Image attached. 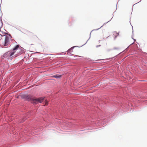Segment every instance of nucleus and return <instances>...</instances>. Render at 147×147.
<instances>
[{
    "instance_id": "obj_1",
    "label": "nucleus",
    "mask_w": 147,
    "mask_h": 147,
    "mask_svg": "<svg viewBox=\"0 0 147 147\" xmlns=\"http://www.w3.org/2000/svg\"><path fill=\"white\" fill-rule=\"evenodd\" d=\"M19 46L18 45L13 49V51H8L4 54L2 56V58L4 59L7 58L8 59H10L14 53H16V55H18L22 54L21 51L20 49H19Z\"/></svg>"
},
{
    "instance_id": "obj_2",
    "label": "nucleus",
    "mask_w": 147,
    "mask_h": 147,
    "mask_svg": "<svg viewBox=\"0 0 147 147\" xmlns=\"http://www.w3.org/2000/svg\"><path fill=\"white\" fill-rule=\"evenodd\" d=\"M44 97H41L38 98H36L33 96H28L26 97V99L28 101H30L32 103L36 104L38 102L41 103L43 100Z\"/></svg>"
},
{
    "instance_id": "obj_8",
    "label": "nucleus",
    "mask_w": 147,
    "mask_h": 147,
    "mask_svg": "<svg viewBox=\"0 0 147 147\" xmlns=\"http://www.w3.org/2000/svg\"><path fill=\"white\" fill-rule=\"evenodd\" d=\"M101 46V45H97V46H96V47H100V46Z\"/></svg>"
},
{
    "instance_id": "obj_7",
    "label": "nucleus",
    "mask_w": 147,
    "mask_h": 147,
    "mask_svg": "<svg viewBox=\"0 0 147 147\" xmlns=\"http://www.w3.org/2000/svg\"><path fill=\"white\" fill-rule=\"evenodd\" d=\"M48 104V102L47 101V100H46L45 101V105H43V106H47V105Z\"/></svg>"
},
{
    "instance_id": "obj_5",
    "label": "nucleus",
    "mask_w": 147,
    "mask_h": 147,
    "mask_svg": "<svg viewBox=\"0 0 147 147\" xmlns=\"http://www.w3.org/2000/svg\"><path fill=\"white\" fill-rule=\"evenodd\" d=\"M53 77L55 78H60L61 77V76H58L57 75H54L52 76Z\"/></svg>"
},
{
    "instance_id": "obj_3",
    "label": "nucleus",
    "mask_w": 147,
    "mask_h": 147,
    "mask_svg": "<svg viewBox=\"0 0 147 147\" xmlns=\"http://www.w3.org/2000/svg\"><path fill=\"white\" fill-rule=\"evenodd\" d=\"M9 37L8 36H6L5 37V40L4 41H3V40H1L0 41L2 42V43L0 44L2 46H6L8 45V43L9 41Z\"/></svg>"
},
{
    "instance_id": "obj_4",
    "label": "nucleus",
    "mask_w": 147,
    "mask_h": 147,
    "mask_svg": "<svg viewBox=\"0 0 147 147\" xmlns=\"http://www.w3.org/2000/svg\"><path fill=\"white\" fill-rule=\"evenodd\" d=\"M119 33L116 32H114L113 33V36L114 37L116 38L117 36L119 35Z\"/></svg>"
},
{
    "instance_id": "obj_6",
    "label": "nucleus",
    "mask_w": 147,
    "mask_h": 147,
    "mask_svg": "<svg viewBox=\"0 0 147 147\" xmlns=\"http://www.w3.org/2000/svg\"><path fill=\"white\" fill-rule=\"evenodd\" d=\"M74 48V47H72L70 49H69L68 51V52L69 53H70L71 51H72V50Z\"/></svg>"
}]
</instances>
